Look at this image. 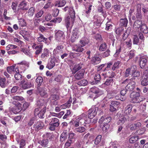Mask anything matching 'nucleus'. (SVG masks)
<instances>
[{
  "mask_svg": "<svg viewBox=\"0 0 148 148\" xmlns=\"http://www.w3.org/2000/svg\"><path fill=\"white\" fill-rule=\"evenodd\" d=\"M90 123V120H88L87 115L83 113L77 116L74 121V125L75 127H78L80 125H83L84 124H88Z\"/></svg>",
  "mask_w": 148,
  "mask_h": 148,
  "instance_id": "1",
  "label": "nucleus"
},
{
  "mask_svg": "<svg viewBox=\"0 0 148 148\" xmlns=\"http://www.w3.org/2000/svg\"><path fill=\"white\" fill-rule=\"evenodd\" d=\"M111 120L110 117H106L102 116L99 121V122L102 127V130L104 132H106L110 127V125L108 124Z\"/></svg>",
  "mask_w": 148,
  "mask_h": 148,
  "instance_id": "2",
  "label": "nucleus"
},
{
  "mask_svg": "<svg viewBox=\"0 0 148 148\" xmlns=\"http://www.w3.org/2000/svg\"><path fill=\"white\" fill-rule=\"evenodd\" d=\"M70 12V17H67L65 19V25L67 29L70 30L73 25L75 18V14L73 11L72 10Z\"/></svg>",
  "mask_w": 148,
  "mask_h": 148,
  "instance_id": "3",
  "label": "nucleus"
},
{
  "mask_svg": "<svg viewBox=\"0 0 148 148\" xmlns=\"http://www.w3.org/2000/svg\"><path fill=\"white\" fill-rule=\"evenodd\" d=\"M65 35L64 33L60 30H56L55 31V38L58 42H65L66 41Z\"/></svg>",
  "mask_w": 148,
  "mask_h": 148,
  "instance_id": "4",
  "label": "nucleus"
},
{
  "mask_svg": "<svg viewBox=\"0 0 148 148\" xmlns=\"http://www.w3.org/2000/svg\"><path fill=\"white\" fill-rule=\"evenodd\" d=\"M131 99L130 101L132 103H138L144 99L142 96H140L139 92H134L132 93L130 95Z\"/></svg>",
  "mask_w": 148,
  "mask_h": 148,
  "instance_id": "5",
  "label": "nucleus"
},
{
  "mask_svg": "<svg viewBox=\"0 0 148 148\" xmlns=\"http://www.w3.org/2000/svg\"><path fill=\"white\" fill-rule=\"evenodd\" d=\"M51 121L49 123L50 126L49 127L50 130L51 131L54 130L56 128L58 127L60 125L59 119L56 118H52L50 119Z\"/></svg>",
  "mask_w": 148,
  "mask_h": 148,
  "instance_id": "6",
  "label": "nucleus"
},
{
  "mask_svg": "<svg viewBox=\"0 0 148 148\" xmlns=\"http://www.w3.org/2000/svg\"><path fill=\"white\" fill-rule=\"evenodd\" d=\"M98 110V108L95 106H92L88 111V120H90L89 119H93L96 115Z\"/></svg>",
  "mask_w": 148,
  "mask_h": 148,
  "instance_id": "7",
  "label": "nucleus"
},
{
  "mask_svg": "<svg viewBox=\"0 0 148 148\" xmlns=\"http://www.w3.org/2000/svg\"><path fill=\"white\" fill-rule=\"evenodd\" d=\"M59 99V96L58 95L55 94L52 95L50 97L49 99L51 102V107H53V108L54 107L52 106V104L53 105H54L55 106L57 105L58 103L56 101L58 100Z\"/></svg>",
  "mask_w": 148,
  "mask_h": 148,
  "instance_id": "8",
  "label": "nucleus"
},
{
  "mask_svg": "<svg viewBox=\"0 0 148 148\" xmlns=\"http://www.w3.org/2000/svg\"><path fill=\"white\" fill-rule=\"evenodd\" d=\"M80 34L79 31L77 29H75L73 31V34L71 38V41L72 42H75L79 38Z\"/></svg>",
  "mask_w": 148,
  "mask_h": 148,
  "instance_id": "9",
  "label": "nucleus"
},
{
  "mask_svg": "<svg viewBox=\"0 0 148 148\" xmlns=\"http://www.w3.org/2000/svg\"><path fill=\"white\" fill-rule=\"evenodd\" d=\"M140 65L141 68H143L148 63V57L144 56L140 57Z\"/></svg>",
  "mask_w": 148,
  "mask_h": 148,
  "instance_id": "10",
  "label": "nucleus"
},
{
  "mask_svg": "<svg viewBox=\"0 0 148 148\" xmlns=\"http://www.w3.org/2000/svg\"><path fill=\"white\" fill-rule=\"evenodd\" d=\"M22 88L24 89H26L31 88L33 84L31 82L26 81L25 80H23L21 82Z\"/></svg>",
  "mask_w": 148,
  "mask_h": 148,
  "instance_id": "11",
  "label": "nucleus"
},
{
  "mask_svg": "<svg viewBox=\"0 0 148 148\" xmlns=\"http://www.w3.org/2000/svg\"><path fill=\"white\" fill-rule=\"evenodd\" d=\"M135 86V82L134 80L131 81L125 87V90L127 91H132L134 89Z\"/></svg>",
  "mask_w": 148,
  "mask_h": 148,
  "instance_id": "12",
  "label": "nucleus"
},
{
  "mask_svg": "<svg viewBox=\"0 0 148 148\" xmlns=\"http://www.w3.org/2000/svg\"><path fill=\"white\" fill-rule=\"evenodd\" d=\"M85 70L83 69H82L79 71L75 75L74 77L75 79L77 80H79L83 77Z\"/></svg>",
  "mask_w": 148,
  "mask_h": 148,
  "instance_id": "13",
  "label": "nucleus"
},
{
  "mask_svg": "<svg viewBox=\"0 0 148 148\" xmlns=\"http://www.w3.org/2000/svg\"><path fill=\"white\" fill-rule=\"evenodd\" d=\"M143 24L142 21L137 20L135 21L133 25V29L135 30H138Z\"/></svg>",
  "mask_w": 148,
  "mask_h": 148,
  "instance_id": "14",
  "label": "nucleus"
},
{
  "mask_svg": "<svg viewBox=\"0 0 148 148\" xmlns=\"http://www.w3.org/2000/svg\"><path fill=\"white\" fill-rule=\"evenodd\" d=\"M43 123L41 121H37L34 125V128L36 131L42 129L44 126Z\"/></svg>",
  "mask_w": 148,
  "mask_h": 148,
  "instance_id": "15",
  "label": "nucleus"
},
{
  "mask_svg": "<svg viewBox=\"0 0 148 148\" xmlns=\"http://www.w3.org/2000/svg\"><path fill=\"white\" fill-rule=\"evenodd\" d=\"M40 95L44 97H47L48 95L47 92V89L45 88H40L38 90Z\"/></svg>",
  "mask_w": 148,
  "mask_h": 148,
  "instance_id": "16",
  "label": "nucleus"
},
{
  "mask_svg": "<svg viewBox=\"0 0 148 148\" xmlns=\"http://www.w3.org/2000/svg\"><path fill=\"white\" fill-rule=\"evenodd\" d=\"M67 130H64L62 133L60 137V141L61 142H63L67 139Z\"/></svg>",
  "mask_w": 148,
  "mask_h": 148,
  "instance_id": "17",
  "label": "nucleus"
},
{
  "mask_svg": "<svg viewBox=\"0 0 148 148\" xmlns=\"http://www.w3.org/2000/svg\"><path fill=\"white\" fill-rule=\"evenodd\" d=\"M66 3L65 0H60L56 1L55 3V5L58 7H62L64 6Z\"/></svg>",
  "mask_w": 148,
  "mask_h": 148,
  "instance_id": "18",
  "label": "nucleus"
},
{
  "mask_svg": "<svg viewBox=\"0 0 148 148\" xmlns=\"http://www.w3.org/2000/svg\"><path fill=\"white\" fill-rule=\"evenodd\" d=\"M83 47L81 45H75L73 48V50L78 52H82L84 50V49L82 48Z\"/></svg>",
  "mask_w": 148,
  "mask_h": 148,
  "instance_id": "19",
  "label": "nucleus"
},
{
  "mask_svg": "<svg viewBox=\"0 0 148 148\" xmlns=\"http://www.w3.org/2000/svg\"><path fill=\"white\" fill-rule=\"evenodd\" d=\"M141 123L140 122H137L132 124L130 125V128L131 130H134L138 128L141 126Z\"/></svg>",
  "mask_w": 148,
  "mask_h": 148,
  "instance_id": "20",
  "label": "nucleus"
},
{
  "mask_svg": "<svg viewBox=\"0 0 148 148\" xmlns=\"http://www.w3.org/2000/svg\"><path fill=\"white\" fill-rule=\"evenodd\" d=\"M27 5V3L26 1H22L18 5V7L20 9H22L23 10H27L28 8L26 7Z\"/></svg>",
  "mask_w": 148,
  "mask_h": 148,
  "instance_id": "21",
  "label": "nucleus"
},
{
  "mask_svg": "<svg viewBox=\"0 0 148 148\" xmlns=\"http://www.w3.org/2000/svg\"><path fill=\"white\" fill-rule=\"evenodd\" d=\"M49 141L48 139H44L42 140H39L38 143L40 144L42 146L45 147L48 146Z\"/></svg>",
  "mask_w": 148,
  "mask_h": 148,
  "instance_id": "22",
  "label": "nucleus"
},
{
  "mask_svg": "<svg viewBox=\"0 0 148 148\" xmlns=\"http://www.w3.org/2000/svg\"><path fill=\"white\" fill-rule=\"evenodd\" d=\"M72 102V99L71 98L66 103L61 105L60 106V108L61 109H65L69 107L71 105Z\"/></svg>",
  "mask_w": 148,
  "mask_h": 148,
  "instance_id": "23",
  "label": "nucleus"
},
{
  "mask_svg": "<svg viewBox=\"0 0 148 148\" xmlns=\"http://www.w3.org/2000/svg\"><path fill=\"white\" fill-rule=\"evenodd\" d=\"M38 36L37 37V40L38 42H46L47 38L44 37V36L40 33H38Z\"/></svg>",
  "mask_w": 148,
  "mask_h": 148,
  "instance_id": "24",
  "label": "nucleus"
},
{
  "mask_svg": "<svg viewBox=\"0 0 148 148\" xmlns=\"http://www.w3.org/2000/svg\"><path fill=\"white\" fill-rule=\"evenodd\" d=\"M140 30L141 32L144 34H146L148 33V27L145 23H143L140 28Z\"/></svg>",
  "mask_w": 148,
  "mask_h": 148,
  "instance_id": "25",
  "label": "nucleus"
},
{
  "mask_svg": "<svg viewBox=\"0 0 148 148\" xmlns=\"http://www.w3.org/2000/svg\"><path fill=\"white\" fill-rule=\"evenodd\" d=\"M101 59L100 58L97 57H94L92 58V63L94 65H97L100 63Z\"/></svg>",
  "mask_w": 148,
  "mask_h": 148,
  "instance_id": "26",
  "label": "nucleus"
},
{
  "mask_svg": "<svg viewBox=\"0 0 148 148\" xmlns=\"http://www.w3.org/2000/svg\"><path fill=\"white\" fill-rule=\"evenodd\" d=\"M82 46L84 47L89 42V40L86 38H82L79 41Z\"/></svg>",
  "mask_w": 148,
  "mask_h": 148,
  "instance_id": "27",
  "label": "nucleus"
},
{
  "mask_svg": "<svg viewBox=\"0 0 148 148\" xmlns=\"http://www.w3.org/2000/svg\"><path fill=\"white\" fill-rule=\"evenodd\" d=\"M85 130L86 128L84 127L83 126H80L75 128L74 130V131L76 133H82L85 132Z\"/></svg>",
  "mask_w": 148,
  "mask_h": 148,
  "instance_id": "28",
  "label": "nucleus"
},
{
  "mask_svg": "<svg viewBox=\"0 0 148 148\" xmlns=\"http://www.w3.org/2000/svg\"><path fill=\"white\" fill-rule=\"evenodd\" d=\"M43 46L42 45H40L38 46L35 49V53L36 55H38L39 54L41 53L42 50Z\"/></svg>",
  "mask_w": 148,
  "mask_h": 148,
  "instance_id": "29",
  "label": "nucleus"
},
{
  "mask_svg": "<svg viewBox=\"0 0 148 148\" xmlns=\"http://www.w3.org/2000/svg\"><path fill=\"white\" fill-rule=\"evenodd\" d=\"M132 107V106L130 105L127 106L125 110V113L127 115L130 114L131 112Z\"/></svg>",
  "mask_w": 148,
  "mask_h": 148,
  "instance_id": "30",
  "label": "nucleus"
},
{
  "mask_svg": "<svg viewBox=\"0 0 148 148\" xmlns=\"http://www.w3.org/2000/svg\"><path fill=\"white\" fill-rule=\"evenodd\" d=\"M94 79L96 82L95 83H93V82L92 84H97L100 82L101 80V77L100 75L98 73L95 74L94 75Z\"/></svg>",
  "mask_w": 148,
  "mask_h": 148,
  "instance_id": "31",
  "label": "nucleus"
},
{
  "mask_svg": "<svg viewBox=\"0 0 148 148\" xmlns=\"http://www.w3.org/2000/svg\"><path fill=\"white\" fill-rule=\"evenodd\" d=\"M120 62L119 61H117L115 62L112 67V70L113 71L118 69L119 68L120 65Z\"/></svg>",
  "mask_w": 148,
  "mask_h": 148,
  "instance_id": "32",
  "label": "nucleus"
},
{
  "mask_svg": "<svg viewBox=\"0 0 148 148\" xmlns=\"http://www.w3.org/2000/svg\"><path fill=\"white\" fill-rule=\"evenodd\" d=\"M55 63L54 60L51 59L50 62L48 64L47 67L49 69H51L55 66Z\"/></svg>",
  "mask_w": 148,
  "mask_h": 148,
  "instance_id": "33",
  "label": "nucleus"
},
{
  "mask_svg": "<svg viewBox=\"0 0 148 148\" xmlns=\"http://www.w3.org/2000/svg\"><path fill=\"white\" fill-rule=\"evenodd\" d=\"M82 68L81 66L79 64H77L74 65L73 69L72 71L73 73H75L77 71L79 70Z\"/></svg>",
  "mask_w": 148,
  "mask_h": 148,
  "instance_id": "34",
  "label": "nucleus"
},
{
  "mask_svg": "<svg viewBox=\"0 0 148 148\" xmlns=\"http://www.w3.org/2000/svg\"><path fill=\"white\" fill-rule=\"evenodd\" d=\"M46 107H44L41 110L39 111L38 115L39 117L42 118H43L45 112H46Z\"/></svg>",
  "mask_w": 148,
  "mask_h": 148,
  "instance_id": "35",
  "label": "nucleus"
},
{
  "mask_svg": "<svg viewBox=\"0 0 148 148\" xmlns=\"http://www.w3.org/2000/svg\"><path fill=\"white\" fill-rule=\"evenodd\" d=\"M49 52L47 49H45L43 50V53H42L41 57L42 58H44L47 57L49 56Z\"/></svg>",
  "mask_w": 148,
  "mask_h": 148,
  "instance_id": "36",
  "label": "nucleus"
},
{
  "mask_svg": "<svg viewBox=\"0 0 148 148\" xmlns=\"http://www.w3.org/2000/svg\"><path fill=\"white\" fill-rule=\"evenodd\" d=\"M127 23L128 21L126 18L121 19L120 20V25L121 26H126Z\"/></svg>",
  "mask_w": 148,
  "mask_h": 148,
  "instance_id": "37",
  "label": "nucleus"
},
{
  "mask_svg": "<svg viewBox=\"0 0 148 148\" xmlns=\"http://www.w3.org/2000/svg\"><path fill=\"white\" fill-rule=\"evenodd\" d=\"M141 84L144 86L148 85V77H142Z\"/></svg>",
  "mask_w": 148,
  "mask_h": 148,
  "instance_id": "38",
  "label": "nucleus"
},
{
  "mask_svg": "<svg viewBox=\"0 0 148 148\" xmlns=\"http://www.w3.org/2000/svg\"><path fill=\"white\" fill-rule=\"evenodd\" d=\"M106 75L107 77H108L110 78H112L115 76V73L110 70V71H107L106 72Z\"/></svg>",
  "mask_w": 148,
  "mask_h": 148,
  "instance_id": "39",
  "label": "nucleus"
},
{
  "mask_svg": "<svg viewBox=\"0 0 148 148\" xmlns=\"http://www.w3.org/2000/svg\"><path fill=\"white\" fill-rule=\"evenodd\" d=\"M16 66V65L8 66L7 68V71L10 74H11L14 71V68Z\"/></svg>",
  "mask_w": 148,
  "mask_h": 148,
  "instance_id": "40",
  "label": "nucleus"
},
{
  "mask_svg": "<svg viewBox=\"0 0 148 148\" xmlns=\"http://www.w3.org/2000/svg\"><path fill=\"white\" fill-rule=\"evenodd\" d=\"M16 141L18 143H19L20 148H24V147L25 145V141L23 139H21L19 141L17 139Z\"/></svg>",
  "mask_w": 148,
  "mask_h": 148,
  "instance_id": "41",
  "label": "nucleus"
},
{
  "mask_svg": "<svg viewBox=\"0 0 148 148\" xmlns=\"http://www.w3.org/2000/svg\"><path fill=\"white\" fill-rule=\"evenodd\" d=\"M63 10L65 12H66L67 10H68V11H69V14L70 15V14H71V13H70V12H71V10H72V11L73 10V11H74V14H75V11H74V10L73 9V7H72V6H70V7L66 6L63 9Z\"/></svg>",
  "mask_w": 148,
  "mask_h": 148,
  "instance_id": "42",
  "label": "nucleus"
},
{
  "mask_svg": "<svg viewBox=\"0 0 148 148\" xmlns=\"http://www.w3.org/2000/svg\"><path fill=\"white\" fill-rule=\"evenodd\" d=\"M73 141L72 140L68 139L64 145V148H67L69 147L71 144L73 143Z\"/></svg>",
  "mask_w": 148,
  "mask_h": 148,
  "instance_id": "43",
  "label": "nucleus"
},
{
  "mask_svg": "<svg viewBox=\"0 0 148 148\" xmlns=\"http://www.w3.org/2000/svg\"><path fill=\"white\" fill-rule=\"evenodd\" d=\"M45 102L43 99H39L37 101L36 105L39 107L42 106L44 105Z\"/></svg>",
  "mask_w": 148,
  "mask_h": 148,
  "instance_id": "44",
  "label": "nucleus"
},
{
  "mask_svg": "<svg viewBox=\"0 0 148 148\" xmlns=\"http://www.w3.org/2000/svg\"><path fill=\"white\" fill-rule=\"evenodd\" d=\"M88 82L86 79H84L78 82L77 84L80 86H85L87 84Z\"/></svg>",
  "mask_w": 148,
  "mask_h": 148,
  "instance_id": "45",
  "label": "nucleus"
},
{
  "mask_svg": "<svg viewBox=\"0 0 148 148\" xmlns=\"http://www.w3.org/2000/svg\"><path fill=\"white\" fill-rule=\"evenodd\" d=\"M101 135H99L97 136L95 140V144L96 145L98 144L101 141Z\"/></svg>",
  "mask_w": 148,
  "mask_h": 148,
  "instance_id": "46",
  "label": "nucleus"
},
{
  "mask_svg": "<svg viewBox=\"0 0 148 148\" xmlns=\"http://www.w3.org/2000/svg\"><path fill=\"white\" fill-rule=\"evenodd\" d=\"M124 30V29L123 27H118L115 30L116 34L118 35H120Z\"/></svg>",
  "mask_w": 148,
  "mask_h": 148,
  "instance_id": "47",
  "label": "nucleus"
},
{
  "mask_svg": "<svg viewBox=\"0 0 148 148\" xmlns=\"http://www.w3.org/2000/svg\"><path fill=\"white\" fill-rule=\"evenodd\" d=\"M138 139V136H134L130 138L129 139V141L130 143H133L137 141Z\"/></svg>",
  "mask_w": 148,
  "mask_h": 148,
  "instance_id": "48",
  "label": "nucleus"
},
{
  "mask_svg": "<svg viewBox=\"0 0 148 148\" xmlns=\"http://www.w3.org/2000/svg\"><path fill=\"white\" fill-rule=\"evenodd\" d=\"M126 121V118L123 117L120 119L118 121L117 123L119 125H121L124 123Z\"/></svg>",
  "mask_w": 148,
  "mask_h": 148,
  "instance_id": "49",
  "label": "nucleus"
},
{
  "mask_svg": "<svg viewBox=\"0 0 148 148\" xmlns=\"http://www.w3.org/2000/svg\"><path fill=\"white\" fill-rule=\"evenodd\" d=\"M34 13V9L33 8H30L28 12V15L29 17L32 16Z\"/></svg>",
  "mask_w": 148,
  "mask_h": 148,
  "instance_id": "50",
  "label": "nucleus"
},
{
  "mask_svg": "<svg viewBox=\"0 0 148 148\" xmlns=\"http://www.w3.org/2000/svg\"><path fill=\"white\" fill-rule=\"evenodd\" d=\"M113 82V79L112 78H110L106 79L104 84L106 86H110L111 85Z\"/></svg>",
  "mask_w": 148,
  "mask_h": 148,
  "instance_id": "51",
  "label": "nucleus"
},
{
  "mask_svg": "<svg viewBox=\"0 0 148 148\" xmlns=\"http://www.w3.org/2000/svg\"><path fill=\"white\" fill-rule=\"evenodd\" d=\"M106 30H110L112 29V25L110 22H108L106 24Z\"/></svg>",
  "mask_w": 148,
  "mask_h": 148,
  "instance_id": "52",
  "label": "nucleus"
},
{
  "mask_svg": "<svg viewBox=\"0 0 148 148\" xmlns=\"http://www.w3.org/2000/svg\"><path fill=\"white\" fill-rule=\"evenodd\" d=\"M18 23L19 25L21 27L25 26L26 25V23L25 21L23 18L19 19Z\"/></svg>",
  "mask_w": 148,
  "mask_h": 148,
  "instance_id": "53",
  "label": "nucleus"
},
{
  "mask_svg": "<svg viewBox=\"0 0 148 148\" xmlns=\"http://www.w3.org/2000/svg\"><path fill=\"white\" fill-rule=\"evenodd\" d=\"M43 82V79L42 77L39 76L37 77L36 80V82L38 86H40Z\"/></svg>",
  "mask_w": 148,
  "mask_h": 148,
  "instance_id": "54",
  "label": "nucleus"
},
{
  "mask_svg": "<svg viewBox=\"0 0 148 148\" xmlns=\"http://www.w3.org/2000/svg\"><path fill=\"white\" fill-rule=\"evenodd\" d=\"M130 29H129L128 28L126 31L123 34V39L124 40L126 39L127 38L129 34H130Z\"/></svg>",
  "mask_w": 148,
  "mask_h": 148,
  "instance_id": "55",
  "label": "nucleus"
},
{
  "mask_svg": "<svg viewBox=\"0 0 148 148\" xmlns=\"http://www.w3.org/2000/svg\"><path fill=\"white\" fill-rule=\"evenodd\" d=\"M5 78H2L0 81V85L2 88H5L6 86L5 83Z\"/></svg>",
  "mask_w": 148,
  "mask_h": 148,
  "instance_id": "56",
  "label": "nucleus"
},
{
  "mask_svg": "<svg viewBox=\"0 0 148 148\" xmlns=\"http://www.w3.org/2000/svg\"><path fill=\"white\" fill-rule=\"evenodd\" d=\"M90 90L92 92L96 94L100 92L99 89L98 88L96 87H94L91 88Z\"/></svg>",
  "mask_w": 148,
  "mask_h": 148,
  "instance_id": "57",
  "label": "nucleus"
},
{
  "mask_svg": "<svg viewBox=\"0 0 148 148\" xmlns=\"http://www.w3.org/2000/svg\"><path fill=\"white\" fill-rule=\"evenodd\" d=\"M12 99L14 100L19 101H23L24 100V98L22 96H14L12 97Z\"/></svg>",
  "mask_w": 148,
  "mask_h": 148,
  "instance_id": "58",
  "label": "nucleus"
},
{
  "mask_svg": "<svg viewBox=\"0 0 148 148\" xmlns=\"http://www.w3.org/2000/svg\"><path fill=\"white\" fill-rule=\"evenodd\" d=\"M132 75L134 77H137L139 76L140 75V72L136 70H132Z\"/></svg>",
  "mask_w": 148,
  "mask_h": 148,
  "instance_id": "59",
  "label": "nucleus"
},
{
  "mask_svg": "<svg viewBox=\"0 0 148 148\" xmlns=\"http://www.w3.org/2000/svg\"><path fill=\"white\" fill-rule=\"evenodd\" d=\"M107 45L106 43L102 44L100 46L99 50L100 51H103L107 48Z\"/></svg>",
  "mask_w": 148,
  "mask_h": 148,
  "instance_id": "60",
  "label": "nucleus"
},
{
  "mask_svg": "<svg viewBox=\"0 0 148 148\" xmlns=\"http://www.w3.org/2000/svg\"><path fill=\"white\" fill-rule=\"evenodd\" d=\"M69 136L68 139L72 140L74 141V140L75 139V134L73 132H70L69 134Z\"/></svg>",
  "mask_w": 148,
  "mask_h": 148,
  "instance_id": "61",
  "label": "nucleus"
},
{
  "mask_svg": "<svg viewBox=\"0 0 148 148\" xmlns=\"http://www.w3.org/2000/svg\"><path fill=\"white\" fill-rule=\"evenodd\" d=\"M136 17L137 20H141L142 18V16L140 11L137 12L136 14Z\"/></svg>",
  "mask_w": 148,
  "mask_h": 148,
  "instance_id": "62",
  "label": "nucleus"
},
{
  "mask_svg": "<svg viewBox=\"0 0 148 148\" xmlns=\"http://www.w3.org/2000/svg\"><path fill=\"white\" fill-rule=\"evenodd\" d=\"M135 56L134 52V51L131 50L128 54V56L130 59H131L134 57Z\"/></svg>",
  "mask_w": 148,
  "mask_h": 148,
  "instance_id": "63",
  "label": "nucleus"
},
{
  "mask_svg": "<svg viewBox=\"0 0 148 148\" xmlns=\"http://www.w3.org/2000/svg\"><path fill=\"white\" fill-rule=\"evenodd\" d=\"M142 77H148V67L146 68L144 70Z\"/></svg>",
  "mask_w": 148,
  "mask_h": 148,
  "instance_id": "64",
  "label": "nucleus"
}]
</instances>
